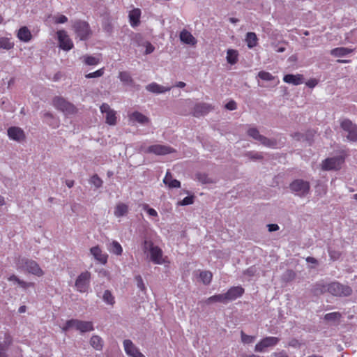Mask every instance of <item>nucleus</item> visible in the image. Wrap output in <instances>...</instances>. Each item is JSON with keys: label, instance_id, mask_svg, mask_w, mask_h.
<instances>
[{"label": "nucleus", "instance_id": "f257e3e1", "mask_svg": "<svg viewBox=\"0 0 357 357\" xmlns=\"http://www.w3.org/2000/svg\"><path fill=\"white\" fill-rule=\"evenodd\" d=\"M16 268L17 270L27 272L37 277H42L45 273L36 261L25 257L18 259Z\"/></svg>", "mask_w": 357, "mask_h": 357}, {"label": "nucleus", "instance_id": "f03ea898", "mask_svg": "<svg viewBox=\"0 0 357 357\" xmlns=\"http://www.w3.org/2000/svg\"><path fill=\"white\" fill-rule=\"evenodd\" d=\"M143 251L150 254V260L155 264H162L164 261L162 259V250L156 245H154L153 242L148 240H144L142 245Z\"/></svg>", "mask_w": 357, "mask_h": 357}, {"label": "nucleus", "instance_id": "7ed1b4c3", "mask_svg": "<svg viewBox=\"0 0 357 357\" xmlns=\"http://www.w3.org/2000/svg\"><path fill=\"white\" fill-rule=\"evenodd\" d=\"M340 128L342 130V135L349 142H357V125L349 119L340 121Z\"/></svg>", "mask_w": 357, "mask_h": 357}, {"label": "nucleus", "instance_id": "20e7f679", "mask_svg": "<svg viewBox=\"0 0 357 357\" xmlns=\"http://www.w3.org/2000/svg\"><path fill=\"white\" fill-rule=\"evenodd\" d=\"M139 151L144 153H153L157 155H164L176 151L172 147L162 144H153L149 146L142 145Z\"/></svg>", "mask_w": 357, "mask_h": 357}, {"label": "nucleus", "instance_id": "39448f33", "mask_svg": "<svg viewBox=\"0 0 357 357\" xmlns=\"http://www.w3.org/2000/svg\"><path fill=\"white\" fill-rule=\"evenodd\" d=\"M289 188L296 195L303 197L310 192V185L308 181L303 179H296L291 183Z\"/></svg>", "mask_w": 357, "mask_h": 357}, {"label": "nucleus", "instance_id": "423d86ee", "mask_svg": "<svg viewBox=\"0 0 357 357\" xmlns=\"http://www.w3.org/2000/svg\"><path fill=\"white\" fill-rule=\"evenodd\" d=\"M91 274L86 271L81 273L77 278L75 283V289L80 293H86L90 287Z\"/></svg>", "mask_w": 357, "mask_h": 357}, {"label": "nucleus", "instance_id": "0eeeda50", "mask_svg": "<svg viewBox=\"0 0 357 357\" xmlns=\"http://www.w3.org/2000/svg\"><path fill=\"white\" fill-rule=\"evenodd\" d=\"M328 293L335 296H349L352 293V289L348 286L342 284L338 282L329 283Z\"/></svg>", "mask_w": 357, "mask_h": 357}, {"label": "nucleus", "instance_id": "6e6552de", "mask_svg": "<svg viewBox=\"0 0 357 357\" xmlns=\"http://www.w3.org/2000/svg\"><path fill=\"white\" fill-rule=\"evenodd\" d=\"M247 134L250 137L260 142V144L268 148H275L277 145V142L275 139H269L264 135H261L256 128H250L247 131Z\"/></svg>", "mask_w": 357, "mask_h": 357}, {"label": "nucleus", "instance_id": "1a4fd4ad", "mask_svg": "<svg viewBox=\"0 0 357 357\" xmlns=\"http://www.w3.org/2000/svg\"><path fill=\"white\" fill-rule=\"evenodd\" d=\"M52 102L53 105L66 115H71L77 112L76 107L61 97H55Z\"/></svg>", "mask_w": 357, "mask_h": 357}, {"label": "nucleus", "instance_id": "9d476101", "mask_svg": "<svg viewBox=\"0 0 357 357\" xmlns=\"http://www.w3.org/2000/svg\"><path fill=\"white\" fill-rule=\"evenodd\" d=\"M344 159L342 156H335L325 159L321 164V168L325 171L338 170L341 168Z\"/></svg>", "mask_w": 357, "mask_h": 357}, {"label": "nucleus", "instance_id": "9b49d317", "mask_svg": "<svg viewBox=\"0 0 357 357\" xmlns=\"http://www.w3.org/2000/svg\"><path fill=\"white\" fill-rule=\"evenodd\" d=\"M74 28L77 37L81 40H87L91 33L89 24L84 21L76 22L74 24Z\"/></svg>", "mask_w": 357, "mask_h": 357}, {"label": "nucleus", "instance_id": "f8f14e48", "mask_svg": "<svg viewBox=\"0 0 357 357\" xmlns=\"http://www.w3.org/2000/svg\"><path fill=\"white\" fill-rule=\"evenodd\" d=\"M100 112L105 115L106 123L115 126L117 123L116 112L107 103H103L100 107Z\"/></svg>", "mask_w": 357, "mask_h": 357}, {"label": "nucleus", "instance_id": "ddd939ff", "mask_svg": "<svg viewBox=\"0 0 357 357\" xmlns=\"http://www.w3.org/2000/svg\"><path fill=\"white\" fill-rule=\"evenodd\" d=\"M123 345L124 351L128 357H145L130 340H125Z\"/></svg>", "mask_w": 357, "mask_h": 357}, {"label": "nucleus", "instance_id": "4468645a", "mask_svg": "<svg viewBox=\"0 0 357 357\" xmlns=\"http://www.w3.org/2000/svg\"><path fill=\"white\" fill-rule=\"evenodd\" d=\"M279 342V338L276 337H266L259 342L255 348L256 352H264L266 348L276 345Z\"/></svg>", "mask_w": 357, "mask_h": 357}, {"label": "nucleus", "instance_id": "2eb2a0df", "mask_svg": "<svg viewBox=\"0 0 357 357\" xmlns=\"http://www.w3.org/2000/svg\"><path fill=\"white\" fill-rule=\"evenodd\" d=\"M8 136L10 138V139L17 142H22L24 141L26 139V135L24 132V130L17 126H12L10 127L8 130Z\"/></svg>", "mask_w": 357, "mask_h": 357}, {"label": "nucleus", "instance_id": "dca6fc26", "mask_svg": "<svg viewBox=\"0 0 357 357\" xmlns=\"http://www.w3.org/2000/svg\"><path fill=\"white\" fill-rule=\"evenodd\" d=\"M57 37L59 43V47L64 50H70L73 46V42L69 38L66 32L64 30L57 31Z\"/></svg>", "mask_w": 357, "mask_h": 357}, {"label": "nucleus", "instance_id": "f3484780", "mask_svg": "<svg viewBox=\"0 0 357 357\" xmlns=\"http://www.w3.org/2000/svg\"><path fill=\"white\" fill-rule=\"evenodd\" d=\"M213 109V107L210 104L200 102L195 105L192 110V114L194 116L199 117L201 116L207 114Z\"/></svg>", "mask_w": 357, "mask_h": 357}, {"label": "nucleus", "instance_id": "a211bd4d", "mask_svg": "<svg viewBox=\"0 0 357 357\" xmlns=\"http://www.w3.org/2000/svg\"><path fill=\"white\" fill-rule=\"evenodd\" d=\"M244 293V289L240 286L230 288L225 294L227 302H229L241 297Z\"/></svg>", "mask_w": 357, "mask_h": 357}, {"label": "nucleus", "instance_id": "6ab92c4d", "mask_svg": "<svg viewBox=\"0 0 357 357\" xmlns=\"http://www.w3.org/2000/svg\"><path fill=\"white\" fill-rule=\"evenodd\" d=\"M90 252L96 260L100 264H105L107 263L108 255L105 252H103L99 246L92 247L90 249Z\"/></svg>", "mask_w": 357, "mask_h": 357}, {"label": "nucleus", "instance_id": "aec40b11", "mask_svg": "<svg viewBox=\"0 0 357 357\" xmlns=\"http://www.w3.org/2000/svg\"><path fill=\"white\" fill-rule=\"evenodd\" d=\"M128 116L130 121L137 122L142 125H145L150 121L147 116L137 111L130 113Z\"/></svg>", "mask_w": 357, "mask_h": 357}, {"label": "nucleus", "instance_id": "412c9836", "mask_svg": "<svg viewBox=\"0 0 357 357\" xmlns=\"http://www.w3.org/2000/svg\"><path fill=\"white\" fill-rule=\"evenodd\" d=\"M283 80L286 83L292 84L294 85H299V84L303 83V82H304L303 76L302 75H300V74H297V75H291V74L286 75L284 77Z\"/></svg>", "mask_w": 357, "mask_h": 357}, {"label": "nucleus", "instance_id": "4be33fe9", "mask_svg": "<svg viewBox=\"0 0 357 357\" xmlns=\"http://www.w3.org/2000/svg\"><path fill=\"white\" fill-rule=\"evenodd\" d=\"M172 87H165L155 82H152L146 86V89L153 93H162L170 91Z\"/></svg>", "mask_w": 357, "mask_h": 357}, {"label": "nucleus", "instance_id": "5701e85b", "mask_svg": "<svg viewBox=\"0 0 357 357\" xmlns=\"http://www.w3.org/2000/svg\"><path fill=\"white\" fill-rule=\"evenodd\" d=\"M163 183L169 188H178L181 187V182L173 178L170 172L167 171L163 179Z\"/></svg>", "mask_w": 357, "mask_h": 357}, {"label": "nucleus", "instance_id": "b1692460", "mask_svg": "<svg viewBox=\"0 0 357 357\" xmlns=\"http://www.w3.org/2000/svg\"><path fill=\"white\" fill-rule=\"evenodd\" d=\"M129 20L132 27L137 26L140 22L141 10L139 8H135L129 13Z\"/></svg>", "mask_w": 357, "mask_h": 357}, {"label": "nucleus", "instance_id": "393cba45", "mask_svg": "<svg viewBox=\"0 0 357 357\" xmlns=\"http://www.w3.org/2000/svg\"><path fill=\"white\" fill-rule=\"evenodd\" d=\"M12 344V340L7 337L2 342H0V357H9L8 351Z\"/></svg>", "mask_w": 357, "mask_h": 357}, {"label": "nucleus", "instance_id": "a878e982", "mask_svg": "<svg viewBox=\"0 0 357 357\" xmlns=\"http://www.w3.org/2000/svg\"><path fill=\"white\" fill-rule=\"evenodd\" d=\"M179 37L180 40L183 43L188 45H194L195 43V38L189 31L185 29H183L181 31Z\"/></svg>", "mask_w": 357, "mask_h": 357}, {"label": "nucleus", "instance_id": "bb28decb", "mask_svg": "<svg viewBox=\"0 0 357 357\" xmlns=\"http://www.w3.org/2000/svg\"><path fill=\"white\" fill-rule=\"evenodd\" d=\"M247 46L250 49H252L257 46L258 43V38L255 33L254 32H248L245 38Z\"/></svg>", "mask_w": 357, "mask_h": 357}, {"label": "nucleus", "instance_id": "cd10ccee", "mask_svg": "<svg viewBox=\"0 0 357 357\" xmlns=\"http://www.w3.org/2000/svg\"><path fill=\"white\" fill-rule=\"evenodd\" d=\"M31 36L30 31L26 26H22L18 30L17 37L22 41L28 42L31 40Z\"/></svg>", "mask_w": 357, "mask_h": 357}, {"label": "nucleus", "instance_id": "c85d7f7f", "mask_svg": "<svg viewBox=\"0 0 357 357\" xmlns=\"http://www.w3.org/2000/svg\"><path fill=\"white\" fill-rule=\"evenodd\" d=\"M128 212V206L126 204L119 203L116 204L114 208V215L117 218H120L126 215Z\"/></svg>", "mask_w": 357, "mask_h": 357}, {"label": "nucleus", "instance_id": "c756f323", "mask_svg": "<svg viewBox=\"0 0 357 357\" xmlns=\"http://www.w3.org/2000/svg\"><path fill=\"white\" fill-rule=\"evenodd\" d=\"M81 59L87 66H97L100 63V57L98 56L85 55Z\"/></svg>", "mask_w": 357, "mask_h": 357}, {"label": "nucleus", "instance_id": "7c9ffc66", "mask_svg": "<svg viewBox=\"0 0 357 357\" xmlns=\"http://www.w3.org/2000/svg\"><path fill=\"white\" fill-rule=\"evenodd\" d=\"M329 283L326 284L323 281L317 282L313 287V292L315 294H321L328 292Z\"/></svg>", "mask_w": 357, "mask_h": 357}, {"label": "nucleus", "instance_id": "2f4dec72", "mask_svg": "<svg viewBox=\"0 0 357 357\" xmlns=\"http://www.w3.org/2000/svg\"><path fill=\"white\" fill-rule=\"evenodd\" d=\"M108 250L110 252L116 255H121L123 252V248L121 244L116 241H113L108 247Z\"/></svg>", "mask_w": 357, "mask_h": 357}, {"label": "nucleus", "instance_id": "473e14b6", "mask_svg": "<svg viewBox=\"0 0 357 357\" xmlns=\"http://www.w3.org/2000/svg\"><path fill=\"white\" fill-rule=\"evenodd\" d=\"M90 344L96 350H101L103 346V341L98 335H93L90 340Z\"/></svg>", "mask_w": 357, "mask_h": 357}, {"label": "nucleus", "instance_id": "72a5a7b5", "mask_svg": "<svg viewBox=\"0 0 357 357\" xmlns=\"http://www.w3.org/2000/svg\"><path fill=\"white\" fill-rule=\"evenodd\" d=\"M94 330L93 323L91 321H82L79 324V331L86 333Z\"/></svg>", "mask_w": 357, "mask_h": 357}, {"label": "nucleus", "instance_id": "f704fd0d", "mask_svg": "<svg viewBox=\"0 0 357 357\" xmlns=\"http://www.w3.org/2000/svg\"><path fill=\"white\" fill-rule=\"evenodd\" d=\"M238 52L235 50L229 49L227 52V60L231 65H234L238 61Z\"/></svg>", "mask_w": 357, "mask_h": 357}, {"label": "nucleus", "instance_id": "c9c22d12", "mask_svg": "<svg viewBox=\"0 0 357 357\" xmlns=\"http://www.w3.org/2000/svg\"><path fill=\"white\" fill-rule=\"evenodd\" d=\"M8 280L9 281H14V282H17L23 289H27L30 287H33V285H34V283H33V282H26L25 281L21 280L20 278H18L15 275H10L8 278Z\"/></svg>", "mask_w": 357, "mask_h": 357}, {"label": "nucleus", "instance_id": "e433bc0d", "mask_svg": "<svg viewBox=\"0 0 357 357\" xmlns=\"http://www.w3.org/2000/svg\"><path fill=\"white\" fill-rule=\"evenodd\" d=\"M258 77L264 81H272L274 85H276L279 83V80L276 79L274 76H273L271 73L261 71L258 74Z\"/></svg>", "mask_w": 357, "mask_h": 357}, {"label": "nucleus", "instance_id": "4c0bfd02", "mask_svg": "<svg viewBox=\"0 0 357 357\" xmlns=\"http://www.w3.org/2000/svg\"><path fill=\"white\" fill-rule=\"evenodd\" d=\"M14 47V43L10 40L8 38L1 37L0 38V49L10 50Z\"/></svg>", "mask_w": 357, "mask_h": 357}, {"label": "nucleus", "instance_id": "58836bf2", "mask_svg": "<svg viewBox=\"0 0 357 357\" xmlns=\"http://www.w3.org/2000/svg\"><path fill=\"white\" fill-rule=\"evenodd\" d=\"M206 302L208 304H210L211 303H215V302L227 303L225 294H220L212 296L209 297L206 300Z\"/></svg>", "mask_w": 357, "mask_h": 357}, {"label": "nucleus", "instance_id": "ea45409f", "mask_svg": "<svg viewBox=\"0 0 357 357\" xmlns=\"http://www.w3.org/2000/svg\"><path fill=\"white\" fill-rule=\"evenodd\" d=\"M352 52V50L347 47H337L331 50V54L335 56H343Z\"/></svg>", "mask_w": 357, "mask_h": 357}, {"label": "nucleus", "instance_id": "a19ab883", "mask_svg": "<svg viewBox=\"0 0 357 357\" xmlns=\"http://www.w3.org/2000/svg\"><path fill=\"white\" fill-rule=\"evenodd\" d=\"M199 278L204 284L208 285L212 280L213 275L210 271H204L200 272Z\"/></svg>", "mask_w": 357, "mask_h": 357}, {"label": "nucleus", "instance_id": "79ce46f5", "mask_svg": "<svg viewBox=\"0 0 357 357\" xmlns=\"http://www.w3.org/2000/svg\"><path fill=\"white\" fill-rule=\"evenodd\" d=\"M102 300L108 305H114L115 303L114 296L109 290H105L102 295Z\"/></svg>", "mask_w": 357, "mask_h": 357}, {"label": "nucleus", "instance_id": "37998d69", "mask_svg": "<svg viewBox=\"0 0 357 357\" xmlns=\"http://www.w3.org/2000/svg\"><path fill=\"white\" fill-rule=\"evenodd\" d=\"M341 317L342 314L339 312H331L324 315V319L327 321H339Z\"/></svg>", "mask_w": 357, "mask_h": 357}, {"label": "nucleus", "instance_id": "c03bdc74", "mask_svg": "<svg viewBox=\"0 0 357 357\" xmlns=\"http://www.w3.org/2000/svg\"><path fill=\"white\" fill-rule=\"evenodd\" d=\"M197 180L203 184L213 183L215 181L207 174L203 173H199L196 175Z\"/></svg>", "mask_w": 357, "mask_h": 357}, {"label": "nucleus", "instance_id": "a18cd8bd", "mask_svg": "<svg viewBox=\"0 0 357 357\" xmlns=\"http://www.w3.org/2000/svg\"><path fill=\"white\" fill-rule=\"evenodd\" d=\"M241 342L243 344H251L255 340V337L245 334L243 331L241 332Z\"/></svg>", "mask_w": 357, "mask_h": 357}, {"label": "nucleus", "instance_id": "49530a36", "mask_svg": "<svg viewBox=\"0 0 357 357\" xmlns=\"http://www.w3.org/2000/svg\"><path fill=\"white\" fill-rule=\"evenodd\" d=\"M119 78L121 82L125 83L126 84H130L132 82V79L129 75V73L126 72H121L119 74Z\"/></svg>", "mask_w": 357, "mask_h": 357}, {"label": "nucleus", "instance_id": "de8ad7c7", "mask_svg": "<svg viewBox=\"0 0 357 357\" xmlns=\"http://www.w3.org/2000/svg\"><path fill=\"white\" fill-rule=\"evenodd\" d=\"M90 183L93 184L96 188H99L102 185V180L97 175L94 174L90 179Z\"/></svg>", "mask_w": 357, "mask_h": 357}, {"label": "nucleus", "instance_id": "09e8293b", "mask_svg": "<svg viewBox=\"0 0 357 357\" xmlns=\"http://www.w3.org/2000/svg\"><path fill=\"white\" fill-rule=\"evenodd\" d=\"M259 272V268L255 266H252L244 271L243 274L245 275H248L249 278L253 277L256 275V274Z\"/></svg>", "mask_w": 357, "mask_h": 357}, {"label": "nucleus", "instance_id": "8fccbe9b", "mask_svg": "<svg viewBox=\"0 0 357 357\" xmlns=\"http://www.w3.org/2000/svg\"><path fill=\"white\" fill-rule=\"evenodd\" d=\"M135 280L137 283V287L143 292H145L146 290V287L145 286V284L144 282V280L141 275H136L135 278Z\"/></svg>", "mask_w": 357, "mask_h": 357}, {"label": "nucleus", "instance_id": "3c124183", "mask_svg": "<svg viewBox=\"0 0 357 357\" xmlns=\"http://www.w3.org/2000/svg\"><path fill=\"white\" fill-rule=\"evenodd\" d=\"M193 202H194V196L191 195V196H188V197H185L182 201L178 202V204L181 205V206H186V205L192 204H193Z\"/></svg>", "mask_w": 357, "mask_h": 357}, {"label": "nucleus", "instance_id": "603ef678", "mask_svg": "<svg viewBox=\"0 0 357 357\" xmlns=\"http://www.w3.org/2000/svg\"><path fill=\"white\" fill-rule=\"evenodd\" d=\"M104 74L103 68H100L96 72L89 73L86 75V78H95L101 77Z\"/></svg>", "mask_w": 357, "mask_h": 357}, {"label": "nucleus", "instance_id": "864d4df0", "mask_svg": "<svg viewBox=\"0 0 357 357\" xmlns=\"http://www.w3.org/2000/svg\"><path fill=\"white\" fill-rule=\"evenodd\" d=\"M143 209H144V210H145V211H146L147 213H148L150 216H153V217H158V213H157V211H156L154 208H149L148 204H144V205L143 206Z\"/></svg>", "mask_w": 357, "mask_h": 357}, {"label": "nucleus", "instance_id": "5fc2aeb1", "mask_svg": "<svg viewBox=\"0 0 357 357\" xmlns=\"http://www.w3.org/2000/svg\"><path fill=\"white\" fill-rule=\"evenodd\" d=\"M54 19V22L56 24H63L68 21L67 17L63 15H60L58 17H55Z\"/></svg>", "mask_w": 357, "mask_h": 357}, {"label": "nucleus", "instance_id": "6e6d98bb", "mask_svg": "<svg viewBox=\"0 0 357 357\" xmlns=\"http://www.w3.org/2000/svg\"><path fill=\"white\" fill-rule=\"evenodd\" d=\"M80 322V320L79 319H70L68 320V326H70L71 328H75L76 330H79V324Z\"/></svg>", "mask_w": 357, "mask_h": 357}, {"label": "nucleus", "instance_id": "4d7b16f0", "mask_svg": "<svg viewBox=\"0 0 357 357\" xmlns=\"http://www.w3.org/2000/svg\"><path fill=\"white\" fill-rule=\"evenodd\" d=\"M328 253L331 259L334 261L338 259L340 256V253L339 252L331 250L330 249L328 250Z\"/></svg>", "mask_w": 357, "mask_h": 357}, {"label": "nucleus", "instance_id": "13d9d810", "mask_svg": "<svg viewBox=\"0 0 357 357\" xmlns=\"http://www.w3.org/2000/svg\"><path fill=\"white\" fill-rule=\"evenodd\" d=\"M248 155L251 159H262L263 158L261 153H258V152H249L248 153Z\"/></svg>", "mask_w": 357, "mask_h": 357}, {"label": "nucleus", "instance_id": "bf43d9fd", "mask_svg": "<svg viewBox=\"0 0 357 357\" xmlns=\"http://www.w3.org/2000/svg\"><path fill=\"white\" fill-rule=\"evenodd\" d=\"M318 84V80L317 79H310L307 82H305V84L310 88L315 87Z\"/></svg>", "mask_w": 357, "mask_h": 357}, {"label": "nucleus", "instance_id": "052dcab7", "mask_svg": "<svg viewBox=\"0 0 357 357\" xmlns=\"http://www.w3.org/2000/svg\"><path fill=\"white\" fill-rule=\"evenodd\" d=\"M225 107L229 110H234L236 109V103L235 101L231 100L226 104Z\"/></svg>", "mask_w": 357, "mask_h": 357}, {"label": "nucleus", "instance_id": "680f3d73", "mask_svg": "<svg viewBox=\"0 0 357 357\" xmlns=\"http://www.w3.org/2000/svg\"><path fill=\"white\" fill-rule=\"evenodd\" d=\"M61 74L60 72H56L54 73L53 77H51L50 76H48L49 79H52L54 82L59 81L61 77Z\"/></svg>", "mask_w": 357, "mask_h": 357}, {"label": "nucleus", "instance_id": "e2e57ef3", "mask_svg": "<svg viewBox=\"0 0 357 357\" xmlns=\"http://www.w3.org/2000/svg\"><path fill=\"white\" fill-rule=\"evenodd\" d=\"M269 231H275L279 229V226L277 224H269L267 225Z\"/></svg>", "mask_w": 357, "mask_h": 357}, {"label": "nucleus", "instance_id": "0e129e2a", "mask_svg": "<svg viewBox=\"0 0 357 357\" xmlns=\"http://www.w3.org/2000/svg\"><path fill=\"white\" fill-rule=\"evenodd\" d=\"M154 47L150 43H147L146 47V54H151L154 50Z\"/></svg>", "mask_w": 357, "mask_h": 357}, {"label": "nucleus", "instance_id": "69168bd1", "mask_svg": "<svg viewBox=\"0 0 357 357\" xmlns=\"http://www.w3.org/2000/svg\"><path fill=\"white\" fill-rule=\"evenodd\" d=\"M273 355L275 357H289L284 351L275 352L273 353Z\"/></svg>", "mask_w": 357, "mask_h": 357}, {"label": "nucleus", "instance_id": "338daca9", "mask_svg": "<svg viewBox=\"0 0 357 357\" xmlns=\"http://www.w3.org/2000/svg\"><path fill=\"white\" fill-rule=\"evenodd\" d=\"M306 261L308 262V263H312V264H317L318 261L317 260L312 257H308L306 258Z\"/></svg>", "mask_w": 357, "mask_h": 357}, {"label": "nucleus", "instance_id": "774afa93", "mask_svg": "<svg viewBox=\"0 0 357 357\" xmlns=\"http://www.w3.org/2000/svg\"><path fill=\"white\" fill-rule=\"evenodd\" d=\"M286 48L284 47H278L277 45L275 46V50L277 52H284Z\"/></svg>", "mask_w": 357, "mask_h": 357}]
</instances>
